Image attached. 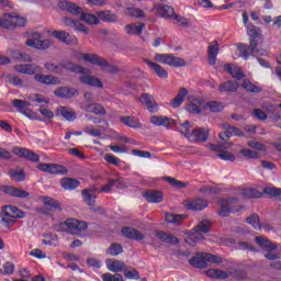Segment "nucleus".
Wrapping results in <instances>:
<instances>
[{
  "label": "nucleus",
  "instance_id": "f257e3e1",
  "mask_svg": "<svg viewBox=\"0 0 281 281\" xmlns=\"http://www.w3.org/2000/svg\"><path fill=\"white\" fill-rule=\"evenodd\" d=\"M16 74H24L26 76H34V80L40 82V85H60V78L55 77L53 75H41L43 68L36 64H24L16 65L13 67Z\"/></svg>",
  "mask_w": 281,
  "mask_h": 281
},
{
  "label": "nucleus",
  "instance_id": "f03ea898",
  "mask_svg": "<svg viewBox=\"0 0 281 281\" xmlns=\"http://www.w3.org/2000/svg\"><path fill=\"white\" fill-rule=\"evenodd\" d=\"M247 34L250 36L249 45L240 44L238 50L240 56L247 60L249 56H254L256 47L260 44L258 41H262V30L254 24H247Z\"/></svg>",
  "mask_w": 281,
  "mask_h": 281
},
{
  "label": "nucleus",
  "instance_id": "7ed1b4c3",
  "mask_svg": "<svg viewBox=\"0 0 281 281\" xmlns=\"http://www.w3.org/2000/svg\"><path fill=\"white\" fill-rule=\"evenodd\" d=\"M60 10H65L66 12H69V14H74V16L80 15V21H85V23H88V25H100V19L91 13H86L82 11V8L78 7L74 2L69 1H60L58 3Z\"/></svg>",
  "mask_w": 281,
  "mask_h": 281
},
{
  "label": "nucleus",
  "instance_id": "20e7f679",
  "mask_svg": "<svg viewBox=\"0 0 281 281\" xmlns=\"http://www.w3.org/2000/svg\"><path fill=\"white\" fill-rule=\"evenodd\" d=\"M80 57L86 63H90V65H97V67H106L108 74H119L120 68L117 66L109 65V60L104 59L100 55L90 54V53H81Z\"/></svg>",
  "mask_w": 281,
  "mask_h": 281
},
{
  "label": "nucleus",
  "instance_id": "39448f33",
  "mask_svg": "<svg viewBox=\"0 0 281 281\" xmlns=\"http://www.w3.org/2000/svg\"><path fill=\"white\" fill-rule=\"evenodd\" d=\"M27 21L25 18H21L16 14H4L3 18H0V27L4 30H14V27H25Z\"/></svg>",
  "mask_w": 281,
  "mask_h": 281
},
{
  "label": "nucleus",
  "instance_id": "423d86ee",
  "mask_svg": "<svg viewBox=\"0 0 281 281\" xmlns=\"http://www.w3.org/2000/svg\"><path fill=\"white\" fill-rule=\"evenodd\" d=\"M255 243H257L258 247H260L265 251H268L265 255V258H267V260H278L279 257L272 252L276 251V249H278V245L273 244V241L263 236L255 237Z\"/></svg>",
  "mask_w": 281,
  "mask_h": 281
},
{
  "label": "nucleus",
  "instance_id": "0eeeda50",
  "mask_svg": "<svg viewBox=\"0 0 281 281\" xmlns=\"http://www.w3.org/2000/svg\"><path fill=\"white\" fill-rule=\"evenodd\" d=\"M41 38H43V35L41 33H32L31 38L25 42V45H27V47H33V49L42 50L49 49L54 45V42H52V40Z\"/></svg>",
  "mask_w": 281,
  "mask_h": 281
},
{
  "label": "nucleus",
  "instance_id": "6e6552de",
  "mask_svg": "<svg viewBox=\"0 0 281 281\" xmlns=\"http://www.w3.org/2000/svg\"><path fill=\"white\" fill-rule=\"evenodd\" d=\"M87 227V222H80L74 218L66 220L61 224L64 232H69V234H75L76 236H80L82 232H86Z\"/></svg>",
  "mask_w": 281,
  "mask_h": 281
},
{
  "label": "nucleus",
  "instance_id": "1a4fd4ad",
  "mask_svg": "<svg viewBox=\"0 0 281 281\" xmlns=\"http://www.w3.org/2000/svg\"><path fill=\"white\" fill-rule=\"evenodd\" d=\"M154 60L169 67H186V60L181 57H175L172 54H156Z\"/></svg>",
  "mask_w": 281,
  "mask_h": 281
},
{
  "label": "nucleus",
  "instance_id": "9d476101",
  "mask_svg": "<svg viewBox=\"0 0 281 281\" xmlns=\"http://www.w3.org/2000/svg\"><path fill=\"white\" fill-rule=\"evenodd\" d=\"M150 12H153V14H156V16H160L161 19H167V21H172V19L177 14L175 12V8L164 3L154 4Z\"/></svg>",
  "mask_w": 281,
  "mask_h": 281
},
{
  "label": "nucleus",
  "instance_id": "9b49d317",
  "mask_svg": "<svg viewBox=\"0 0 281 281\" xmlns=\"http://www.w3.org/2000/svg\"><path fill=\"white\" fill-rule=\"evenodd\" d=\"M12 153L16 155V157L27 159L29 161H33L34 164H38V161H41V156L25 147L15 146L12 148Z\"/></svg>",
  "mask_w": 281,
  "mask_h": 281
},
{
  "label": "nucleus",
  "instance_id": "f8f14e48",
  "mask_svg": "<svg viewBox=\"0 0 281 281\" xmlns=\"http://www.w3.org/2000/svg\"><path fill=\"white\" fill-rule=\"evenodd\" d=\"M37 169L42 172H48V175H67L68 170L65 166L56 164H40Z\"/></svg>",
  "mask_w": 281,
  "mask_h": 281
},
{
  "label": "nucleus",
  "instance_id": "ddd939ff",
  "mask_svg": "<svg viewBox=\"0 0 281 281\" xmlns=\"http://www.w3.org/2000/svg\"><path fill=\"white\" fill-rule=\"evenodd\" d=\"M150 123L155 126H165L166 128H172L173 126H178L179 122L168 116H158L154 115L150 117Z\"/></svg>",
  "mask_w": 281,
  "mask_h": 281
},
{
  "label": "nucleus",
  "instance_id": "4468645a",
  "mask_svg": "<svg viewBox=\"0 0 281 281\" xmlns=\"http://www.w3.org/2000/svg\"><path fill=\"white\" fill-rule=\"evenodd\" d=\"M0 192L4 194H9V196H15L16 199H27L30 196V192L19 189L16 187L2 186L0 187Z\"/></svg>",
  "mask_w": 281,
  "mask_h": 281
},
{
  "label": "nucleus",
  "instance_id": "2eb2a0df",
  "mask_svg": "<svg viewBox=\"0 0 281 281\" xmlns=\"http://www.w3.org/2000/svg\"><path fill=\"white\" fill-rule=\"evenodd\" d=\"M53 36L57 38V41H60V43H65V45H78V37L66 31H54Z\"/></svg>",
  "mask_w": 281,
  "mask_h": 281
},
{
  "label": "nucleus",
  "instance_id": "dca6fc26",
  "mask_svg": "<svg viewBox=\"0 0 281 281\" xmlns=\"http://www.w3.org/2000/svg\"><path fill=\"white\" fill-rule=\"evenodd\" d=\"M210 227H212V223L210 222V220H203L200 224L195 226V234H193L191 238H195V240H203V235L201 234H210Z\"/></svg>",
  "mask_w": 281,
  "mask_h": 281
},
{
  "label": "nucleus",
  "instance_id": "f3484780",
  "mask_svg": "<svg viewBox=\"0 0 281 281\" xmlns=\"http://www.w3.org/2000/svg\"><path fill=\"white\" fill-rule=\"evenodd\" d=\"M207 137H210V130L198 127L189 135V142H207Z\"/></svg>",
  "mask_w": 281,
  "mask_h": 281
},
{
  "label": "nucleus",
  "instance_id": "a211bd4d",
  "mask_svg": "<svg viewBox=\"0 0 281 281\" xmlns=\"http://www.w3.org/2000/svg\"><path fill=\"white\" fill-rule=\"evenodd\" d=\"M184 207L191 210L192 212H201L207 207V201L203 199H193L184 201Z\"/></svg>",
  "mask_w": 281,
  "mask_h": 281
},
{
  "label": "nucleus",
  "instance_id": "6ab92c4d",
  "mask_svg": "<svg viewBox=\"0 0 281 281\" xmlns=\"http://www.w3.org/2000/svg\"><path fill=\"white\" fill-rule=\"evenodd\" d=\"M144 63H146V65L149 67V69H151L154 71V74H156V76H158V78H161L162 80H166V78H168V70H166L164 68V66L151 61L150 59H143Z\"/></svg>",
  "mask_w": 281,
  "mask_h": 281
},
{
  "label": "nucleus",
  "instance_id": "aec40b11",
  "mask_svg": "<svg viewBox=\"0 0 281 281\" xmlns=\"http://www.w3.org/2000/svg\"><path fill=\"white\" fill-rule=\"evenodd\" d=\"M139 102H142L144 106H146L149 113H157V111H159L157 102L155 101V97L148 93L142 94L139 98Z\"/></svg>",
  "mask_w": 281,
  "mask_h": 281
},
{
  "label": "nucleus",
  "instance_id": "412c9836",
  "mask_svg": "<svg viewBox=\"0 0 281 281\" xmlns=\"http://www.w3.org/2000/svg\"><path fill=\"white\" fill-rule=\"evenodd\" d=\"M223 128L224 133H220V139H222L223 142H225V137L226 139H229L232 135H236L237 137H243V135H245L239 128L232 125L224 124Z\"/></svg>",
  "mask_w": 281,
  "mask_h": 281
},
{
  "label": "nucleus",
  "instance_id": "4be33fe9",
  "mask_svg": "<svg viewBox=\"0 0 281 281\" xmlns=\"http://www.w3.org/2000/svg\"><path fill=\"white\" fill-rule=\"evenodd\" d=\"M236 201H238V199L232 198L226 201L223 200L222 202H220V211H218L220 216H223V217L229 216V214H232V212L234 211V209H232V203H236Z\"/></svg>",
  "mask_w": 281,
  "mask_h": 281
},
{
  "label": "nucleus",
  "instance_id": "5701e85b",
  "mask_svg": "<svg viewBox=\"0 0 281 281\" xmlns=\"http://www.w3.org/2000/svg\"><path fill=\"white\" fill-rule=\"evenodd\" d=\"M95 99V95L91 92H86L83 94V102L80 103L81 111H86L87 113H91L93 111V106L95 102L93 100Z\"/></svg>",
  "mask_w": 281,
  "mask_h": 281
},
{
  "label": "nucleus",
  "instance_id": "b1692460",
  "mask_svg": "<svg viewBox=\"0 0 281 281\" xmlns=\"http://www.w3.org/2000/svg\"><path fill=\"white\" fill-rule=\"evenodd\" d=\"M143 196L148 203H161L164 201V193L157 190H147L143 193Z\"/></svg>",
  "mask_w": 281,
  "mask_h": 281
},
{
  "label": "nucleus",
  "instance_id": "393cba45",
  "mask_svg": "<svg viewBox=\"0 0 281 281\" xmlns=\"http://www.w3.org/2000/svg\"><path fill=\"white\" fill-rule=\"evenodd\" d=\"M105 265L109 269V271H112V273H122L124 271L126 263L124 261H120L117 259H106Z\"/></svg>",
  "mask_w": 281,
  "mask_h": 281
},
{
  "label": "nucleus",
  "instance_id": "a878e982",
  "mask_svg": "<svg viewBox=\"0 0 281 281\" xmlns=\"http://www.w3.org/2000/svg\"><path fill=\"white\" fill-rule=\"evenodd\" d=\"M189 265L195 269H207V260L205 259V252L196 254L189 260Z\"/></svg>",
  "mask_w": 281,
  "mask_h": 281
},
{
  "label": "nucleus",
  "instance_id": "bb28decb",
  "mask_svg": "<svg viewBox=\"0 0 281 281\" xmlns=\"http://www.w3.org/2000/svg\"><path fill=\"white\" fill-rule=\"evenodd\" d=\"M54 93L57 98H64L65 100H70V98H74L76 93H78V90H76V88L59 87L54 91Z\"/></svg>",
  "mask_w": 281,
  "mask_h": 281
},
{
  "label": "nucleus",
  "instance_id": "cd10ccee",
  "mask_svg": "<svg viewBox=\"0 0 281 281\" xmlns=\"http://www.w3.org/2000/svg\"><path fill=\"white\" fill-rule=\"evenodd\" d=\"M122 234L125 238H130V240H144V234L133 227L122 228Z\"/></svg>",
  "mask_w": 281,
  "mask_h": 281
},
{
  "label": "nucleus",
  "instance_id": "c85d7f7f",
  "mask_svg": "<svg viewBox=\"0 0 281 281\" xmlns=\"http://www.w3.org/2000/svg\"><path fill=\"white\" fill-rule=\"evenodd\" d=\"M3 214L9 218H25V212L12 205L4 206Z\"/></svg>",
  "mask_w": 281,
  "mask_h": 281
},
{
  "label": "nucleus",
  "instance_id": "c756f323",
  "mask_svg": "<svg viewBox=\"0 0 281 281\" xmlns=\"http://www.w3.org/2000/svg\"><path fill=\"white\" fill-rule=\"evenodd\" d=\"M224 69L232 75V78H236L237 80H243V78H245L243 69L234 64H225Z\"/></svg>",
  "mask_w": 281,
  "mask_h": 281
},
{
  "label": "nucleus",
  "instance_id": "7c9ffc66",
  "mask_svg": "<svg viewBox=\"0 0 281 281\" xmlns=\"http://www.w3.org/2000/svg\"><path fill=\"white\" fill-rule=\"evenodd\" d=\"M156 238L161 240V243H167V245H179V238L164 231L157 232Z\"/></svg>",
  "mask_w": 281,
  "mask_h": 281
},
{
  "label": "nucleus",
  "instance_id": "2f4dec72",
  "mask_svg": "<svg viewBox=\"0 0 281 281\" xmlns=\"http://www.w3.org/2000/svg\"><path fill=\"white\" fill-rule=\"evenodd\" d=\"M43 203L46 210H49V212H61L63 207L60 206V203L57 200H54L53 198L45 196L43 198Z\"/></svg>",
  "mask_w": 281,
  "mask_h": 281
},
{
  "label": "nucleus",
  "instance_id": "473e14b6",
  "mask_svg": "<svg viewBox=\"0 0 281 281\" xmlns=\"http://www.w3.org/2000/svg\"><path fill=\"white\" fill-rule=\"evenodd\" d=\"M61 71L65 69L66 71H72L74 74H85L87 69L85 67L74 64L71 61H61L60 63Z\"/></svg>",
  "mask_w": 281,
  "mask_h": 281
},
{
  "label": "nucleus",
  "instance_id": "72a5a7b5",
  "mask_svg": "<svg viewBox=\"0 0 281 281\" xmlns=\"http://www.w3.org/2000/svg\"><path fill=\"white\" fill-rule=\"evenodd\" d=\"M79 80L82 85H88L89 87H97L98 89H102V87H104L102 81L94 76L85 75L81 76Z\"/></svg>",
  "mask_w": 281,
  "mask_h": 281
},
{
  "label": "nucleus",
  "instance_id": "f704fd0d",
  "mask_svg": "<svg viewBox=\"0 0 281 281\" xmlns=\"http://www.w3.org/2000/svg\"><path fill=\"white\" fill-rule=\"evenodd\" d=\"M207 54H209V64L216 65V57L218 56V42L217 41H213L209 45Z\"/></svg>",
  "mask_w": 281,
  "mask_h": 281
},
{
  "label": "nucleus",
  "instance_id": "c9c22d12",
  "mask_svg": "<svg viewBox=\"0 0 281 281\" xmlns=\"http://www.w3.org/2000/svg\"><path fill=\"white\" fill-rule=\"evenodd\" d=\"M220 91L222 93H236L238 91V82L236 81H225L220 85Z\"/></svg>",
  "mask_w": 281,
  "mask_h": 281
},
{
  "label": "nucleus",
  "instance_id": "e433bc0d",
  "mask_svg": "<svg viewBox=\"0 0 281 281\" xmlns=\"http://www.w3.org/2000/svg\"><path fill=\"white\" fill-rule=\"evenodd\" d=\"M56 115L65 117V120H67L68 122H74L76 120V112L66 106H60L59 109H57Z\"/></svg>",
  "mask_w": 281,
  "mask_h": 281
},
{
  "label": "nucleus",
  "instance_id": "4c0bfd02",
  "mask_svg": "<svg viewBox=\"0 0 281 281\" xmlns=\"http://www.w3.org/2000/svg\"><path fill=\"white\" fill-rule=\"evenodd\" d=\"M146 26V24L144 23H139L138 25L135 23L132 24H127L125 26V32L126 34H128L130 36H135L142 34V32H144V27Z\"/></svg>",
  "mask_w": 281,
  "mask_h": 281
},
{
  "label": "nucleus",
  "instance_id": "58836bf2",
  "mask_svg": "<svg viewBox=\"0 0 281 281\" xmlns=\"http://www.w3.org/2000/svg\"><path fill=\"white\" fill-rule=\"evenodd\" d=\"M167 223H172L173 225H179L181 222L188 218V215L184 214H175V213H167L165 215Z\"/></svg>",
  "mask_w": 281,
  "mask_h": 281
},
{
  "label": "nucleus",
  "instance_id": "ea45409f",
  "mask_svg": "<svg viewBox=\"0 0 281 281\" xmlns=\"http://www.w3.org/2000/svg\"><path fill=\"white\" fill-rule=\"evenodd\" d=\"M60 186L64 190H76L80 186V181L74 178H64L60 180Z\"/></svg>",
  "mask_w": 281,
  "mask_h": 281
},
{
  "label": "nucleus",
  "instance_id": "a19ab883",
  "mask_svg": "<svg viewBox=\"0 0 281 281\" xmlns=\"http://www.w3.org/2000/svg\"><path fill=\"white\" fill-rule=\"evenodd\" d=\"M97 14L101 21H105L106 23H116L117 21V14L111 11H99Z\"/></svg>",
  "mask_w": 281,
  "mask_h": 281
},
{
  "label": "nucleus",
  "instance_id": "79ce46f5",
  "mask_svg": "<svg viewBox=\"0 0 281 281\" xmlns=\"http://www.w3.org/2000/svg\"><path fill=\"white\" fill-rule=\"evenodd\" d=\"M201 106H203V101L199 99H193L187 104V111L189 113H201Z\"/></svg>",
  "mask_w": 281,
  "mask_h": 281
},
{
  "label": "nucleus",
  "instance_id": "37998d69",
  "mask_svg": "<svg viewBox=\"0 0 281 281\" xmlns=\"http://www.w3.org/2000/svg\"><path fill=\"white\" fill-rule=\"evenodd\" d=\"M81 194L83 196V201L89 205V207H94L95 206V199L97 196L92 193L90 190H82Z\"/></svg>",
  "mask_w": 281,
  "mask_h": 281
},
{
  "label": "nucleus",
  "instance_id": "c03bdc74",
  "mask_svg": "<svg viewBox=\"0 0 281 281\" xmlns=\"http://www.w3.org/2000/svg\"><path fill=\"white\" fill-rule=\"evenodd\" d=\"M206 276L209 278H215L217 280H227V278H229V274L227 272L216 269L207 270Z\"/></svg>",
  "mask_w": 281,
  "mask_h": 281
},
{
  "label": "nucleus",
  "instance_id": "a18cd8bd",
  "mask_svg": "<svg viewBox=\"0 0 281 281\" xmlns=\"http://www.w3.org/2000/svg\"><path fill=\"white\" fill-rule=\"evenodd\" d=\"M10 55L13 60H23L24 63H32V57L27 54L21 53V50H10Z\"/></svg>",
  "mask_w": 281,
  "mask_h": 281
},
{
  "label": "nucleus",
  "instance_id": "49530a36",
  "mask_svg": "<svg viewBox=\"0 0 281 281\" xmlns=\"http://www.w3.org/2000/svg\"><path fill=\"white\" fill-rule=\"evenodd\" d=\"M191 128H192V124L188 121H186L184 123H181L179 126H177L178 133H180L181 135H184V137H187L188 139L192 133V132H190Z\"/></svg>",
  "mask_w": 281,
  "mask_h": 281
},
{
  "label": "nucleus",
  "instance_id": "de8ad7c7",
  "mask_svg": "<svg viewBox=\"0 0 281 281\" xmlns=\"http://www.w3.org/2000/svg\"><path fill=\"white\" fill-rule=\"evenodd\" d=\"M44 67H45L46 70H48L49 74H57V75L63 74V69H61L60 63L56 64L54 61H47L44 65Z\"/></svg>",
  "mask_w": 281,
  "mask_h": 281
},
{
  "label": "nucleus",
  "instance_id": "09e8293b",
  "mask_svg": "<svg viewBox=\"0 0 281 281\" xmlns=\"http://www.w3.org/2000/svg\"><path fill=\"white\" fill-rule=\"evenodd\" d=\"M241 87L245 89V91H248V93H260V91H262V89L258 88L247 79L243 81Z\"/></svg>",
  "mask_w": 281,
  "mask_h": 281
},
{
  "label": "nucleus",
  "instance_id": "8fccbe9b",
  "mask_svg": "<svg viewBox=\"0 0 281 281\" xmlns=\"http://www.w3.org/2000/svg\"><path fill=\"white\" fill-rule=\"evenodd\" d=\"M241 194L246 196V199H261L262 196V193L256 189H244Z\"/></svg>",
  "mask_w": 281,
  "mask_h": 281
},
{
  "label": "nucleus",
  "instance_id": "3c124183",
  "mask_svg": "<svg viewBox=\"0 0 281 281\" xmlns=\"http://www.w3.org/2000/svg\"><path fill=\"white\" fill-rule=\"evenodd\" d=\"M12 106L18 109L20 113H23L27 106H30V102L21 99H14L12 101Z\"/></svg>",
  "mask_w": 281,
  "mask_h": 281
},
{
  "label": "nucleus",
  "instance_id": "603ef678",
  "mask_svg": "<svg viewBox=\"0 0 281 281\" xmlns=\"http://www.w3.org/2000/svg\"><path fill=\"white\" fill-rule=\"evenodd\" d=\"M123 251L124 250L121 244L113 243L108 248L106 254H110V256H120V254H122Z\"/></svg>",
  "mask_w": 281,
  "mask_h": 281
},
{
  "label": "nucleus",
  "instance_id": "864d4df0",
  "mask_svg": "<svg viewBox=\"0 0 281 281\" xmlns=\"http://www.w3.org/2000/svg\"><path fill=\"white\" fill-rule=\"evenodd\" d=\"M121 122L125 124V126H130V128H137L139 123L133 116H122Z\"/></svg>",
  "mask_w": 281,
  "mask_h": 281
},
{
  "label": "nucleus",
  "instance_id": "5fc2aeb1",
  "mask_svg": "<svg viewBox=\"0 0 281 281\" xmlns=\"http://www.w3.org/2000/svg\"><path fill=\"white\" fill-rule=\"evenodd\" d=\"M9 175L11 178L14 179V181H25V171H23V170L11 169L9 171Z\"/></svg>",
  "mask_w": 281,
  "mask_h": 281
},
{
  "label": "nucleus",
  "instance_id": "6e6d98bb",
  "mask_svg": "<svg viewBox=\"0 0 281 281\" xmlns=\"http://www.w3.org/2000/svg\"><path fill=\"white\" fill-rule=\"evenodd\" d=\"M165 180L169 182L172 188H177L178 190H183V188H186V182L179 181L177 178L166 177Z\"/></svg>",
  "mask_w": 281,
  "mask_h": 281
},
{
  "label": "nucleus",
  "instance_id": "4d7b16f0",
  "mask_svg": "<svg viewBox=\"0 0 281 281\" xmlns=\"http://www.w3.org/2000/svg\"><path fill=\"white\" fill-rule=\"evenodd\" d=\"M246 221L248 225H251L255 229H260V217L258 214L250 215Z\"/></svg>",
  "mask_w": 281,
  "mask_h": 281
},
{
  "label": "nucleus",
  "instance_id": "13d9d810",
  "mask_svg": "<svg viewBox=\"0 0 281 281\" xmlns=\"http://www.w3.org/2000/svg\"><path fill=\"white\" fill-rule=\"evenodd\" d=\"M206 106L213 113H221V111H223V103H221L218 101H210L209 103H206Z\"/></svg>",
  "mask_w": 281,
  "mask_h": 281
},
{
  "label": "nucleus",
  "instance_id": "bf43d9fd",
  "mask_svg": "<svg viewBox=\"0 0 281 281\" xmlns=\"http://www.w3.org/2000/svg\"><path fill=\"white\" fill-rule=\"evenodd\" d=\"M204 258L206 262H211L212 265H221L223 262V258L207 252H204Z\"/></svg>",
  "mask_w": 281,
  "mask_h": 281
},
{
  "label": "nucleus",
  "instance_id": "052dcab7",
  "mask_svg": "<svg viewBox=\"0 0 281 281\" xmlns=\"http://www.w3.org/2000/svg\"><path fill=\"white\" fill-rule=\"evenodd\" d=\"M104 159L108 164H111L112 166H120V164L122 162L120 158L113 156L112 154H106L104 156Z\"/></svg>",
  "mask_w": 281,
  "mask_h": 281
},
{
  "label": "nucleus",
  "instance_id": "680f3d73",
  "mask_svg": "<svg viewBox=\"0 0 281 281\" xmlns=\"http://www.w3.org/2000/svg\"><path fill=\"white\" fill-rule=\"evenodd\" d=\"M124 276L127 280H139V272L135 269L124 270Z\"/></svg>",
  "mask_w": 281,
  "mask_h": 281
},
{
  "label": "nucleus",
  "instance_id": "e2e57ef3",
  "mask_svg": "<svg viewBox=\"0 0 281 281\" xmlns=\"http://www.w3.org/2000/svg\"><path fill=\"white\" fill-rule=\"evenodd\" d=\"M263 194H268L269 196H281V189L278 188H265Z\"/></svg>",
  "mask_w": 281,
  "mask_h": 281
},
{
  "label": "nucleus",
  "instance_id": "0e129e2a",
  "mask_svg": "<svg viewBox=\"0 0 281 281\" xmlns=\"http://www.w3.org/2000/svg\"><path fill=\"white\" fill-rule=\"evenodd\" d=\"M229 273L235 280H245V278H247V272L244 270H233Z\"/></svg>",
  "mask_w": 281,
  "mask_h": 281
},
{
  "label": "nucleus",
  "instance_id": "69168bd1",
  "mask_svg": "<svg viewBox=\"0 0 281 281\" xmlns=\"http://www.w3.org/2000/svg\"><path fill=\"white\" fill-rule=\"evenodd\" d=\"M127 12L130 16H136L137 19H143L144 16V11L137 8H130L127 9Z\"/></svg>",
  "mask_w": 281,
  "mask_h": 281
},
{
  "label": "nucleus",
  "instance_id": "338daca9",
  "mask_svg": "<svg viewBox=\"0 0 281 281\" xmlns=\"http://www.w3.org/2000/svg\"><path fill=\"white\" fill-rule=\"evenodd\" d=\"M83 133H87V135H91L92 137H102V132L100 130H95L93 127H85Z\"/></svg>",
  "mask_w": 281,
  "mask_h": 281
},
{
  "label": "nucleus",
  "instance_id": "774afa93",
  "mask_svg": "<svg viewBox=\"0 0 281 281\" xmlns=\"http://www.w3.org/2000/svg\"><path fill=\"white\" fill-rule=\"evenodd\" d=\"M217 157H220V159H223V161H236V156H234L229 151H224L222 154H218Z\"/></svg>",
  "mask_w": 281,
  "mask_h": 281
}]
</instances>
